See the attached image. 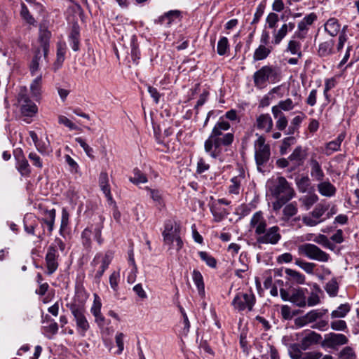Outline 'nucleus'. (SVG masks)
Listing matches in <instances>:
<instances>
[{"label":"nucleus","instance_id":"nucleus-32","mask_svg":"<svg viewBox=\"0 0 359 359\" xmlns=\"http://www.w3.org/2000/svg\"><path fill=\"white\" fill-rule=\"evenodd\" d=\"M324 28L325 32L331 36H335L340 34L341 26L336 18L329 19L325 24Z\"/></svg>","mask_w":359,"mask_h":359},{"label":"nucleus","instance_id":"nucleus-21","mask_svg":"<svg viewBox=\"0 0 359 359\" xmlns=\"http://www.w3.org/2000/svg\"><path fill=\"white\" fill-rule=\"evenodd\" d=\"M230 127L228 121H224L223 118H220L213 127L209 136L222 141L223 135L226 134L224 132L229 130Z\"/></svg>","mask_w":359,"mask_h":359},{"label":"nucleus","instance_id":"nucleus-43","mask_svg":"<svg viewBox=\"0 0 359 359\" xmlns=\"http://www.w3.org/2000/svg\"><path fill=\"white\" fill-rule=\"evenodd\" d=\"M324 314L325 312L321 311L318 309H314L310 311L306 314H305L304 319L306 320V323H312L317 322L318 320L321 319Z\"/></svg>","mask_w":359,"mask_h":359},{"label":"nucleus","instance_id":"nucleus-56","mask_svg":"<svg viewBox=\"0 0 359 359\" xmlns=\"http://www.w3.org/2000/svg\"><path fill=\"white\" fill-rule=\"evenodd\" d=\"M120 280L119 271H114L109 276V284L114 292H117L118 290V283Z\"/></svg>","mask_w":359,"mask_h":359},{"label":"nucleus","instance_id":"nucleus-8","mask_svg":"<svg viewBox=\"0 0 359 359\" xmlns=\"http://www.w3.org/2000/svg\"><path fill=\"white\" fill-rule=\"evenodd\" d=\"M65 249V243L60 238L55 239L54 242L48 248L45 257L47 273H53L58 268L57 250L63 252Z\"/></svg>","mask_w":359,"mask_h":359},{"label":"nucleus","instance_id":"nucleus-13","mask_svg":"<svg viewBox=\"0 0 359 359\" xmlns=\"http://www.w3.org/2000/svg\"><path fill=\"white\" fill-rule=\"evenodd\" d=\"M280 228L278 226H273L266 228L259 236L256 237L258 244L276 245L281 239Z\"/></svg>","mask_w":359,"mask_h":359},{"label":"nucleus","instance_id":"nucleus-10","mask_svg":"<svg viewBox=\"0 0 359 359\" xmlns=\"http://www.w3.org/2000/svg\"><path fill=\"white\" fill-rule=\"evenodd\" d=\"M297 250L299 255L305 256L310 259L326 262L330 259V255L327 253L314 244L305 243L300 245L298 246Z\"/></svg>","mask_w":359,"mask_h":359},{"label":"nucleus","instance_id":"nucleus-6","mask_svg":"<svg viewBox=\"0 0 359 359\" xmlns=\"http://www.w3.org/2000/svg\"><path fill=\"white\" fill-rule=\"evenodd\" d=\"M15 104L23 116L33 117L37 114L38 107L29 98L27 88L25 86H20L18 88L15 95Z\"/></svg>","mask_w":359,"mask_h":359},{"label":"nucleus","instance_id":"nucleus-35","mask_svg":"<svg viewBox=\"0 0 359 359\" xmlns=\"http://www.w3.org/2000/svg\"><path fill=\"white\" fill-rule=\"evenodd\" d=\"M16 168L22 176L29 177L31 173L30 165L24 156L18 159Z\"/></svg>","mask_w":359,"mask_h":359},{"label":"nucleus","instance_id":"nucleus-59","mask_svg":"<svg viewBox=\"0 0 359 359\" xmlns=\"http://www.w3.org/2000/svg\"><path fill=\"white\" fill-rule=\"evenodd\" d=\"M124 338L125 334L122 332H117L115 335V342L118 349L116 352V354L120 355L122 353L124 349Z\"/></svg>","mask_w":359,"mask_h":359},{"label":"nucleus","instance_id":"nucleus-45","mask_svg":"<svg viewBox=\"0 0 359 359\" xmlns=\"http://www.w3.org/2000/svg\"><path fill=\"white\" fill-rule=\"evenodd\" d=\"M296 184L300 192L305 193L311 185V181L308 176H301L296 179Z\"/></svg>","mask_w":359,"mask_h":359},{"label":"nucleus","instance_id":"nucleus-64","mask_svg":"<svg viewBox=\"0 0 359 359\" xmlns=\"http://www.w3.org/2000/svg\"><path fill=\"white\" fill-rule=\"evenodd\" d=\"M355 354L353 351V350L348 346L345 347L343 348L339 356V359H355Z\"/></svg>","mask_w":359,"mask_h":359},{"label":"nucleus","instance_id":"nucleus-36","mask_svg":"<svg viewBox=\"0 0 359 359\" xmlns=\"http://www.w3.org/2000/svg\"><path fill=\"white\" fill-rule=\"evenodd\" d=\"M302 43L299 41L292 39L288 41L286 51L290 53L292 55H296L298 57H302V53L301 51Z\"/></svg>","mask_w":359,"mask_h":359},{"label":"nucleus","instance_id":"nucleus-23","mask_svg":"<svg viewBox=\"0 0 359 359\" xmlns=\"http://www.w3.org/2000/svg\"><path fill=\"white\" fill-rule=\"evenodd\" d=\"M99 186L103 194L105 195L107 201L111 203H114L111 193L110 185L109 183V177L107 172H102L99 176Z\"/></svg>","mask_w":359,"mask_h":359},{"label":"nucleus","instance_id":"nucleus-41","mask_svg":"<svg viewBox=\"0 0 359 359\" xmlns=\"http://www.w3.org/2000/svg\"><path fill=\"white\" fill-rule=\"evenodd\" d=\"M243 180L242 176H236L231 180V184L229 187L230 194L238 195L240 194Z\"/></svg>","mask_w":359,"mask_h":359},{"label":"nucleus","instance_id":"nucleus-46","mask_svg":"<svg viewBox=\"0 0 359 359\" xmlns=\"http://www.w3.org/2000/svg\"><path fill=\"white\" fill-rule=\"evenodd\" d=\"M320 289L318 286L315 285L313 286V290L311 293L310 296L307 299V304L309 306H313L320 303V297L319 293L320 292Z\"/></svg>","mask_w":359,"mask_h":359},{"label":"nucleus","instance_id":"nucleus-14","mask_svg":"<svg viewBox=\"0 0 359 359\" xmlns=\"http://www.w3.org/2000/svg\"><path fill=\"white\" fill-rule=\"evenodd\" d=\"M114 257V254L111 251H107L104 254H97L95 257L93 264L96 266L100 264L98 269L95 273V278L100 279L106 269L108 268Z\"/></svg>","mask_w":359,"mask_h":359},{"label":"nucleus","instance_id":"nucleus-22","mask_svg":"<svg viewBox=\"0 0 359 359\" xmlns=\"http://www.w3.org/2000/svg\"><path fill=\"white\" fill-rule=\"evenodd\" d=\"M42 75L39 74L33 79L29 86L30 93L32 97L38 102L40 101L42 97Z\"/></svg>","mask_w":359,"mask_h":359},{"label":"nucleus","instance_id":"nucleus-25","mask_svg":"<svg viewBox=\"0 0 359 359\" xmlns=\"http://www.w3.org/2000/svg\"><path fill=\"white\" fill-rule=\"evenodd\" d=\"M345 137L346 134L344 133H341L334 140L327 143L325 149V154L327 156H330L334 152L339 151L340 149L341 142L345 139Z\"/></svg>","mask_w":359,"mask_h":359},{"label":"nucleus","instance_id":"nucleus-17","mask_svg":"<svg viewBox=\"0 0 359 359\" xmlns=\"http://www.w3.org/2000/svg\"><path fill=\"white\" fill-rule=\"evenodd\" d=\"M322 336L312 330L306 331L302 334V338L300 341L299 346L302 350H306L310 346L320 343Z\"/></svg>","mask_w":359,"mask_h":359},{"label":"nucleus","instance_id":"nucleus-63","mask_svg":"<svg viewBox=\"0 0 359 359\" xmlns=\"http://www.w3.org/2000/svg\"><path fill=\"white\" fill-rule=\"evenodd\" d=\"M289 355L292 359H302L303 354L297 344H293L290 346Z\"/></svg>","mask_w":359,"mask_h":359},{"label":"nucleus","instance_id":"nucleus-55","mask_svg":"<svg viewBox=\"0 0 359 359\" xmlns=\"http://www.w3.org/2000/svg\"><path fill=\"white\" fill-rule=\"evenodd\" d=\"M93 236L90 229L88 226L81 233V241L83 245L86 248L91 247V237Z\"/></svg>","mask_w":359,"mask_h":359},{"label":"nucleus","instance_id":"nucleus-9","mask_svg":"<svg viewBox=\"0 0 359 359\" xmlns=\"http://www.w3.org/2000/svg\"><path fill=\"white\" fill-rule=\"evenodd\" d=\"M254 147L257 169L262 171V166L264 165L270 158V146L266 143L265 138L259 135L255 142Z\"/></svg>","mask_w":359,"mask_h":359},{"label":"nucleus","instance_id":"nucleus-2","mask_svg":"<svg viewBox=\"0 0 359 359\" xmlns=\"http://www.w3.org/2000/svg\"><path fill=\"white\" fill-rule=\"evenodd\" d=\"M164 245L168 247V250H175L179 252L184 246L181 237V226L174 222H168L165 224L162 233Z\"/></svg>","mask_w":359,"mask_h":359},{"label":"nucleus","instance_id":"nucleus-29","mask_svg":"<svg viewBox=\"0 0 359 359\" xmlns=\"http://www.w3.org/2000/svg\"><path fill=\"white\" fill-rule=\"evenodd\" d=\"M273 50L272 46L259 45L253 53V60H264L269 57Z\"/></svg>","mask_w":359,"mask_h":359},{"label":"nucleus","instance_id":"nucleus-16","mask_svg":"<svg viewBox=\"0 0 359 359\" xmlns=\"http://www.w3.org/2000/svg\"><path fill=\"white\" fill-rule=\"evenodd\" d=\"M326 211V208L321 204L316 206L311 214L302 217L304 224L309 226H314L320 223L323 220L320 219Z\"/></svg>","mask_w":359,"mask_h":359},{"label":"nucleus","instance_id":"nucleus-31","mask_svg":"<svg viewBox=\"0 0 359 359\" xmlns=\"http://www.w3.org/2000/svg\"><path fill=\"white\" fill-rule=\"evenodd\" d=\"M311 176L318 182L324 180L325 173L321 168L320 164L316 160L311 159L310 161Z\"/></svg>","mask_w":359,"mask_h":359},{"label":"nucleus","instance_id":"nucleus-38","mask_svg":"<svg viewBox=\"0 0 359 359\" xmlns=\"http://www.w3.org/2000/svg\"><path fill=\"white\" fill-rule=\"evenodd\" d=\"M298 212L297 205L295 202L288 203L283 210V219L287 221Z\"/></svg>","mask_w":359,"mask_h":359},{"label":"nucleus","instance_id":"nucleus-4","mask_svg":"<svg viewBox=\"0 0 359 359\" xmlns=\"http://www.w3.org/2000/svg\"><path fill=\"white\" fill-rule=\"evenodd\" d=\"M346 29L347 26H344L337 38L336 47L333 39H328L320 43L318 48V55L321 57H328L341 52L348 39Z\"/></svg>","mask_w":359,"mask_h":359},{"label":"nucleus","instance_id":"nucleus-62","mask_svg":"<svg viewBox=\"0 0 359 359\" xmlns=\"http://www.w3.org/2000/svg\"><path fill=\"white\" fill-rule=\"evenodd\" d=\"M286 273L293 278L297 283L303 284L305 282V276L301 273L292 269H287Z\"/></svg>","mask_w":359,"mask_h":359},{"label":"nucleus","instance_id":"nucleus-42","mask_svg":"<svg viewBox=\"0 0 359 359\" xmlns=\"http://www.w3.org/2000/svg\"><path fill=\"white\" fill-rule=\"evenodd\" d=\"M350 310L351 306L348 304H342L331 313V317L332 318H344Z\"/></svg>","mask_w":359,"mask_h":359},{"label":"nucleus","instance_id":"nucleus-48","mask_svg":"<svg viewBox=\"0 0 359 359\" xmlns=\"http://www.w3.org/2000/svg\"><path fill=\"white\" fill-rule=\"evenodd\" d=\"M133 176L130 177V181L135 184H139L141 183H146L147 182V176L142 172L139 169L135 168L133 171Z\"/></svg>","mask_w":359,"mask_h":359},{"label":"nucleus","instance_id":"nucleus-53","mask_svg":"<svg viewBox=\"0 0 359 359\" xmlns=\"http://www.w3.org/2000/svg\"><path fill=\"white\" fill-rule=\"evenodd\" d=\"M36 150L42 155H47L49 153L50 142L48 137L46 140H39L36 144H34Z\"/></svg>","mask_w":359,"mask_h":359},{"label":"nucleus","instance_id":"nucleus-52","mask_svg":"<svg viewBox=\"0 0 359 359\" xmlns=\"http://www.w3.org/2000/svg\"><path fill=\"white\" fill-rule=\"evenodd\" d=\"M198 255L201 260H203L208 266L215 268L217 265L216 259L208 252L205 251L198 252Z\"/></svg>","mask_w":359,"mask_h":359},{"label":"nucleus","instance_id":"nucleus-3","mask_svg":"<svg viewBox=\"0 0 359 359\" xmlns=\"http://www.w3.org/2000/svg\"><path fill=\"white\" fill-rule=\"evenodd\" d=\"M254 86L258 89L266 88L269 83L280 81V74L278 68L272 65H264L253 74Z\"/></svg>","mask_w":359,"mask_h":359},{"label":"nucleus","instance_id":"nucleus-5","mask_svg":"<svg viewBox=\"0 0 359 359\" xmlns=\"http://www.w3.org/2000/svg\"><path fill=\"white\" fill-rule=\"evenodd\" d=\"M233 139L234 135L231 133L224 135L222 141L209 136L204 144L205 151L212 158H218L226 151V147L232 144Z\"/></svg>","mask_w":359,"mask_h":359},{"label":"nucleus","instance_id":"nucleus-15","mask_svg":"<svg viewBox=\"0 0 359 359\" xmlns=\"http://www.w3.org/2000/svg\"><path fill=\"white\" fill-rule=\"evenodd\" d=\"M267 227V222L262 211L254 213L249 224L250 231L254 232L257 237Z\"/></svg>","mask_w":359,"mask_h":359},{"label":"nucleus","instance_id":"nucleus-18","mask_svg":"<svg viewBox=\"0 0 359 359\" xmlns=\"http://www.w3.org/2000/svg\"><path fill=\"white\" fill-rule=\"evenodd\" d=\"M347 342L348 339L344 334L331 332L325 336L322 346L328 348H334L337 346L346 344Z\"/></svg>","mask_w":359,"mask_h":359},{"label":"nucleus","instance_id":"nucleus-1","mask_svg":"<svg viewBox=\"0 0 359 359\" xmlns=\"http://www.w3.org/2000/svg\"><path fill=\"white\" fill-rule=\"evenodd\" d=\"M266 187L269 194L276 198V201L272 203V208L275 211L279 210L295 195L294 189L283 177L277 176L269 179L266 182Z\"/></svg>","mask_w":359,"mask_h":359},{"label":"nucleus","instance_id":"nucleus-49","mask_svg":"<svg viewBox=\"0 0 359 359\" xmlns=\"http://www.w3.org/2000/svg\"><path fill=\"white\" fill-rule=\"evenodd\" d=\"M65 44L58 43L57 50V60L55 62L54 67L55 70H57L60 67L65 60Z\"/></svg>","mask_w":359,"mask_h":359},{"label":"nucleus","instance_id":"nucleus-60","mask_svg":"<svg viewBox=\"0 0 359 359\" xmlns=\"http://www.w3.org/2000/svg\"><path fill=\"white\" fill-rule=\"evenodd\" d=\"M295 264L308 273H312L315 267V264L307 262L301 259H296Z\"/></svg>","mask_w":359,"mask_h":359},{"label":"nucleus","instance_id":"nucleus-44","mask_svg":"<svg viewBox=\"0 0 359 359\" xmlns=\"http://www.w3.org/2000/svg\"><path fill=\"white\" fill-rule=\"evenodd\" d=\"M287 32L286 24H283L278 31L274 30L273 32V43L278 45L287 34Z\"/></svg>","mask_w":359,"mask_h":359},{"label":"nucleus","instance_id":"nucleus-33","mask_svg":"<svg viewBox=\"0 0 359 359\" xmlns=\"http://www.w3.org/2000/svg\"><path fill=\"white\" fill-rule=\"evenodd\" d=\"M103 227L104 226L102 220L96 224H92L88 226V228L90 229L93 236L99 245H102L103 243V238H102V231Z\"/></svg>","mask_w":359,"mask_h":359},{"label":"nucleus","instance_id":"nucleus-11","mask_svg":"<svg viewBox=\"0 0 359 359\" xmlns=\"http://www.w3.org/2000/svg\"><path fill=\"white\" fill-rule=\"evenodd\" d=\"M256 298L252 292H240L236 295L232 301V305L236 310L242 311L245 309L252 311L255 304Z\"/></svg>","mask_w":359,"mask_h":359},{"label":"nucleus","instance_id":"nucleus-20","mask_svg":"<svg viewBox=\"0 0 359 359\" xmlns=\"http://www.w3.org/2000/svg\"><path fill=\"white\" fill-rule=\"evenodd\" d=\"M316 187L318 193L326 198L334 197L337 194L336 187L328 179L318 182Z\"/></svg>","mask_w":359,"mask_h":359},{"label":"nucleus","instance_id":"nucleus-24","mask_svg":"<svg viewBox=\"0 0 359 359\" xmlns=\"http://www.w3.org/2000/svg\"><path fill=\"white\" fill-rule=\"evenodd\" d=\"M294 108V104L292 99L287 98L285 100L280 101L278 104L272 107L271 111L273 115H279L283 114L282 111H291Z\"/></svg>","mask_w":359,"mask_h":359},{"label":"nucleus","instance_id":"nucleus-7","mask_svg":"<svg viewBox=\"0 0 359 359\" xmlns=\"http://www.w3.org/2000/svg\"><path fill=\"white\" fill-rule=\"evenodd\" d=\"M50 36V32L47 29H41L39 40L42 50H38L36 52V54L30 63L29 69L30 73L32 76L36 75V72L39 70L40 62L41 60L42 56H43V60L46 62V63L48 62L47 55L49 48V39Z\"/></svg>","mask_w":359,"mask_h":359},{"label":"nucleus","instance_id":"nucleus-30","mask_svg":"<svg viewBox=\"0 0 359 359\" xmlns=\"http://www.w3.org/2000/svg\"><path fill=\"white\" fill-rule=\"evenodd\" d=\"M306 239L307 241H313V242L331 250H333L335 248V245L330 241L329 238L325 235L323 234H318V236H315L313 238L312 234H308Z\"/></svg>","mask_w":359,"mask_h":359},{"label":"nucleus","instance_id":"nucleus-61","mask_svg":"<svg viewBox=\"0 0 359 359\" xmlns=\"http://www.w3.org/2000/svg\"><path fill=\"white\" fill-rule=\"evenodd\" d=\"M275 118H277L276 126L279 130H283L287 126V119L283 114L279 115H273Z\"/></svg>","mask_w":359,"mask_h":359},{"label":"nucleus","instance_id":"nucleus-19","mask_svg":"<svg viewBox=\"0 0 359 359\" xmlns=\"http://www.w3.org/2000/svg\"><path fill=\"white\" fill-rule=\"evenodd\" d=\"M102 302L98 295L95 294L90 312L95 317V322L99 327H103L105 324V318L101 313Z\"/></svg>","mask_w":359,"mask_h":359},{"label":"nucleus","instance_id":"nucleus-12","mask_svg":"<svg viewBox=\"0 0 359 359\" xmlns=\"http://www.w3.org/2000/svg\"><path fill=\"white\" fill-rule=\"evenodd\" d=\"M70 310L74 316L78 332L81 336H85L86 332L90 329V324L86 318L85 309L74 305L71 306Z\"/></svg>","mask_w":359,"mask_h":359},{"label":"nucleus","instance_id":"nucleus-28","mask_svg":"<svg viewBox=\"0 0 359 359\" xmlns=\"http://www.w3.org/2000/svg\"><path fill=\"white\" fill-rule=\"evenodd\" d=\"M144 189L158 208L161 209L165 206L163 197L160 190L151 189L149 187H146Z\"/></svg>","mask_w":359,"mask_h":359},{"label":"nucleus","instance_id":"nucleus-57","mask_svg":"<svg viewBox=\"0 0 359 359\" xmlns=\"http://www.w3.org/2000/svg\"><path fill=\"white\" fill-rule=\"evenodd\" d=\"M76 142H78L79 144V145L83 148V149L84 150L85 153L86 154V155L93 159L94 158V155H93V149L91 147H90L86 142L84 140H83L81 137H76L75 139Z\"/></svg>","mask_w":359,"mask_h":359},{"label":"nucleus","instance_id":"nucleus-58","mask_svg":"<svg viewBox=\"0 0 359 359\" xmlns=\"http://www.w3.org/2000/svg\"><path fill=\"white\" fill-rule=\"evenodd\" d=\"M28 158L31 161L32 164L39 168L41 169L43 166V161L41 158L34 151H32L29 154Z\"/></svg>","mask_w":359,"mask_h":359},{"label":"nucleus","instance_id":"nucleus-51","mask_svg":"<svg viewBox=\"0 0 359 359\" xmlns=\"http://www.w3.org/2000/svg\"><path fill=\"white\" fill-rule=\"evenodd\" d=\"M306 157V151L302 147H297L290 156L291 161H294L297 163H302Z\"/></svg>","mask_w":359,"mask_h":359},{"label":"nucleus","instance_id":"nucleus-54","mask_svg":"<svg viewBox=\"0 0 359 359\" xmlns=\"http://www.w3.org/2000/svg\"><path fill=\"white\" fill-rule=\"evenodd\" d=\"M339 285L336 280L332 279L325 285V290L330 297H335L338 293Z\"/></svg>","mask_w":359,"mask_h":359},{"label":"nucleus","instance_id":"nucleus-47","mask_svg":"<svg viewBox=\"0 0 359 359\" xmlns=\"http://www.w3.org/2000/svg\"><path fill=\"white\" fill-rule=\"evenodd\" d=\"M299 201L307 210L318 201V196L316 194L306 195L302 197Z\"/></svg>","mask_w":359,"mask_h":359},{"label":"nucleus","instance_id":"nucleus-37","mask_svg":"<svg viewBox=\"0 0 359 359\" xmlns=\"http://www.w3.org/2000/svg\"><path fill=\"white\" fill-rule=\"evenodd\" d=\"M72 48L74 51L79 49V28L77 25H74L69 36Z\"/></svg>","mask_w":359,"mask_h":359},{"label":"nucleus","instance_id":"nucleus-50","mask_svg":"<svg viewBox=\"0 0 359 359\" xmlns=\"http://www.w3.org/2000/svg\"><path fill=\"white\" fill-rule=\"evenodd\" d=\"M229 50V40L226 37L222 36L219 39L217 46V52L219 55H224Z\"/></svg>","mask_w":359,"mask_h":359},{"label":"nucleus","instance_id":"nucleus-34","mask_svg":"<svg viewBox=\"0 0 359 359\" xmlns=\"http://www.w3.org/2000/svg\"><path fill=\"white\" fill-rule=\"evenodd\" d=\"M192 279L196 285L198 294L203 297L205 294V285L203 283V278L201 272L198 270H194L192 272Z\"/></svg>","mask_w":359,"mask_h":359},{"label":"nucleus","instance_id":"nucleus-27","mask_svg":"<svg viewBox=\"0 0 359 359\" xmlns=\"http://www.w3.org/2000/svg\"><path fill=\"white\" fill-rule=\"evenodd\" d=\"M257 128L262 130L265 132L271 131L273 127V121L271 117L268 114H264L259 115L257 118Z\"/></svg>","mask_w":359,"mask_h":359},{"label":"nucleus","instance_id":"nucleus-39","mask_svg":"<svg viewBox=\"0 0 359 359\" xmlns=\"http://www.w3.org/2000/svg\"><path fill=\"white\" fill-rule=\"evenodd\" d=\"M180 17V12L177 11H170L160 17L158 20L161 24L168 27L177 18Z\"/></svg>","mask_w":359,"mask_h":359},{"label":"nucleus","instance_id":"nucleus-26","mask_svg":"<svg viewBox=\"0 0 359 359\" xmlns=\"http://www.w3.org/2000/svg\"><path fill=\"white\" fill-rule=\"evenodd\" d=\"M290 302L299 307H304L306 305V299L303 289L292 290Z\"/></svg>","mask_w":359,"mask_h":359},{"label":"nucleus","instance_id":"nucleus-40","mask_svg":"<svg viewBox=\"0 0 359 359\" xmlns=\"http://www.w3.org/2000/svg\"><path fill=\"white\" fill-rule=\"evenodd\" d=\"M317 20V15L314 13H311L305 16L299 23L298 29L299 31L307 30L314 21Z\"/></svg>","mask_w":359,"mask_h":359}]
</instances>
